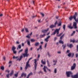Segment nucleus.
<instances>
[{
  "mask_svg": "<svg viewBox=\"0 0 78 78\" xmlns=\"http://www.w3.org/2000/svg\"><path fill=\"white\" fill-rule=\"evenodd\" d=\"M62 47L63 48V50H64V49H65V48H66V44H65V45L63 44L62 45Z\"/></svg>",
  "mask_w": 78,
  "mask_h": 78,
  "instance_id": "23",
  "label": "nucleus"
},
{
  "mask_svg": "<svg viewBox=\"0 0 78 78\" xmlns=\"http://www.w3.org/2000/svg\"><path fill=\"white\" fill-rule=\"evenodd\" d=\"M15 49H16V47H15L14 46H13L12 47V50L13 51H14V50H15Z\"/></svg>",
  "mask_w": 78,
  "mask_h": 78,
  "instance_id": "26",
  "label": "nucleus"
},
{
  "mask_svg": "<svg viewBox=\"0 0 78 78\" xmlns=\"http://www.w3.org/2000/svg\"><path fill=\"white\" fill-rule=\"evenodd\" d=\"M22 51H23V49H22L20 50L18 52V53H19H19H21V52H22Z\"/></svg>",
  "mask_w": 78,
  "mask_h": 78,
  "instance_id": "30",
  "label": "nucleus"
},
{
  "mask_svg": "<svg viewBox=\"0 0 78 78\" xmlns=\"http://www.w3.org/2000/svg\"><path fill=\"white\" fill-rule=\"evenodd\" d=\"M39 60V58H37V59H34V67L35 69V70H36V68H37V61H38Z\"/></svg>",
  "mask_w": 78,
  "mask_h": 78,
  "instance_id": "5",
  "label": "nucleus"
},
{
  "mask_svg": "<svg viewBox=\"0 0 78 78\" xmlns=\"http://www.w3.org/2000/svg\"><path fill=\"white\" fill-rule=\"evenodd\" d=\"M47 62L48 65V67H50V64H49V62L48 61V60H47Z\"/></svg>",
  "mask_w": 78,
  "mask_h": 78,
  "instance_id": "27",
  "label": "nucleus"
},
{
  "mask_svg": "<svg viewBox=\"0 0 78 78\" xmlns=\"http://www.w3.org/2000/svg\"><path fill=\"white\" fill-rule=\"evenodd\" d=\"M33 75V73H32V72H30V73H29L28 75V76L29 77V76H31V75Z\"/></svg>",
  "mask_w": 78,
  "mask_h": 78,
  "instance_id": "25",
  "label": "nucleus"
},
{
  "mask_svg": "<svg viewBox=\"0 0 78 78\" xmlns=\"http://www.w3.org/2000/svg\"><path fill=\"white\" fill-rule=\"evenodd\" d=\"M57 53H59V54H61V52L60 51H58Z\"/></svg>",
  "mask_w": 78,
  "mask_h": 78,
  "instance_id": "60",
  "label": "nucleus"
},
{
  "mask_svg": "<svg viewBox=\"0 0 78 78\" xmlns=\"http://www.w3.org/2000/svg\"><path fill=\"white\" fill-rule=\"evenodd\" d=\"M27 75V74L25 73H23L21 75V77H23V76H24V77H26Z\"/></svg>",
  "mask_w": 78,
  "mask_h": 78,
  "instance_id": "15",
  "label": "nucleus"
},
{
  "mask_svg": "<svg viewBox=\"0 0 78 78\" xmlns=\"http://www.w3.org/2000/svg\"><path fill=\"white\" fill-rule=\"evenodd\" d=\"M65 35V34H63L62 35L60 38V39L61 40H62L63 38H64V35Z\"/></svg>",
  "mask_w": 78,
  "mask_h": 78,
  "instance_id": "18",
  "label": "nucleus"
},
{
  "mask_svg": "<svg viewBox=\"0 0 78 78\" xmlns=\"http://www.w3.org/2000/svg\"><path fill=\"white\" fill-rule=\"evenodd\" d=\"M11 63H12V61H10L9 62V64H11Z\"/></svg>",
  "mask_w": 78,
  "mask_h": 78,
  "instance_id": "64",
  "label": "nucleus"
},
{
  "mask_svg": "<svg viewBox=\"0 0 78 78\" xmlns=\"http://www.w3.org/2000/svg\"><path fill=\"white\" fill-rule=\"evenodd\" d=\"M22 58H23V56H22V55H21L20 56V58L21 59H22Z\"/></svg>",
  "mask_w": 78,
  "mask_h": 78,
  "instance_id": "50",
  "label": "nucleus"
},
{
  "mask_svg": "<svg viewBox=\"0 0 78 78\" xmlns=\"http://www.w3.org/2000/svg\"><path fill=\"white\" fill-rule=\"evenodd\" d=\"M26 41L27 42V44L28 45H29V46H30V40H27Z\"/></svg>",
  "mask_w": 78,
  "mask_h": 78,
  "instance_id": "16",
  "label": "nucleus"
},
{
  "mask_svg": "<svg viewBox=\"0 0 78 78\" xmlns=\"http://www.w3.org/2000/svg\"><path fill=\"white\" fill-rule=\"evenodd\" d=\"M21 59H22V58H18V59H17V60H19V61H21Z\"/></svg>",
  "mask_w": 78,
  "mask_h": 78,
  "instance_id": "49",
  "label": "nucleus"
},
{
  "mask_svg": "<svg viewBox=\"0 0 78 78\" xmlns=\"http://www.w3.org/2000/svg\"><path fill=\"white\" fill-rule=\"evenodd\" d=\"M22 47H23L24 46V43H23L22 44Z\"/></svg>",
  "mask_w": 78,
  "mask_h": 78,
  "instance_id": "58",
  "label": "nucleus"
},
{
  "mask_svg": "<svg viewBox=\"0 0 78 78\" xmlns=\"http://www.w3.org/2000/svg\"><path fill=\"white\" fill-rule=\"evenodd\" d=\"M18 74H19V73H17L16 74H15V76L16 77H17L18 76Z\"/></svg>",
  "mask_w": 78,
  "mask_h": 78,
  "instance_id": "33",
  "label": "nucleus"
},
{
  "mask_svg": "<svg viewBox=\"0 0 78 78\" xmlns=\"http://www.w3.org/2000/svg\"><path fill=\"white\" fill-rule=\"evenodd\" d=\"M78 42V40H75V42H76V43H77V42Z\"/></svg>",
  "mask_w": 78,
  "mask_h": 78,
  "instance_id": "62",
  "label": "nucleus"
},
{
  "mask_svg": "<svg viewBox=\"0 0 78 78\" xmlns=\"http://www.w3.org/2000/svg\"><path fill=\"white\" fill-rule=\"evenodd\" d=\"M39 48H40V49H41V50L42 49V45H40Z\"/></svg>",
  "mask_w": 78,
  "mask_h": 78,
  "instance_id": "42",
  "label": "nucleus"
},
{
  "mask_svg": "<svg viewBox=\"0 0 78 78\" xmlns=\"http://www.w3.org/2000/svg\"><path fill=\"white\" fill-rule=\"evenodd\" d=\"M53 62H55V63H56L57 62V60H56V61H55V60H53Z\"/></svg>",
  "mask_w": 78,
  "mask_h": 78,
  "instance_id": "46",
  "label": "nucleus"
},
{
  "mask_svg": "<svg viewBox=\"0 0 78 78\" xmlns=\"http://www.w3.org/2000/svg\"><path fill=\"white\" fill-rule=\"evenodd\" d=\"M59 44H64V41H63L61 40H60L59 41Z\"/></svg>",
  "mask_w": 78,
  "mask_h": 78,
  "instance_id": "21",
  "label": "nucleus"
},
{
  "mask_svg": "<svg viewBox=\"0 0 78 78\" xmlns=\"http://www.w3.org/2000/svg\"><path fill=\"white\" fill-rule=\"evenodd\" d=\"M47 43H46L45 44V47H44V48H46V47H47Z\"/></svg>",
  "mask_w": 78,
  "mask_h": 78,
  "instance_id": "55",
  "label": "nucleus"
},
{
  "mask_svg": "<svg viewBox=\"0 0 78 78\" xmlns=\"http://www.w3.org/2000/svg\"><path fill=\"white\" fill-rule=\"evenodd\" d=\"M13 52L14 54H16L17 53V51H13Z\"/></svg>",
  "mask_w": 78,
  "mask_h": 78,
  "instance_id": "40",
  "label": "nucleus"
},
{
  "mask_svg": "<svg viewBox=\"0 0 78 78\" xmlns=\"http://www.w3.org/2000/svg\"><path fill=\"white\" fill-rule=\"evenodd\" d=\"M40 58V55H38L37 57V58Z\"/></svg>",
  "mask_w": 78,
  "mask_h": 78,
  "instance_id": "59",
  "label": "nucleus"
},
{
  "mask_svg": "<svg viewBox=\"0 0 78 78\" xmlns=\"http://www.w3.org/2000/svg\"><path fill=\"white\" fill-rule=\"evenodd\" d=\"M12 74V73H10V74H9V75H10V76H12V74Z\"/></svg>",
  "mask_w": 78,
  "mask_h": 78,
  "instance_id": "53",
  "label": "nucleus"
},
{
  "mask_svg": "<svg viewBox=\"0 0 78 78\" xmlns=\"http://www.w3.org/2000/svg\"><path fill=\"white\" fill-rule=\"evenodd\" d=\"M55 73H57V69L56 68L54 70Z\"/></svg>",
  "mask_w": 78,
  "mask_h": 78,
  "instance_id": "34",
  "label": "nucleus"
},
{
  "mask_svg": "<svg viewBox=\"0 0 78 78\" xmlns=\"http://www.w3.org/2000/svg\"><path fill=\"white\" fill-rule=\"evenodd\" d=\"M71 77L72 78H77L78 77V75L76 74L74 75H72Z\"/></svg>",
  "mask_w": 78,
  "mask_h": 78,
  "instance_id": "13",
  "label": "nucleus"
},
{
  "mask_svg": "<svg viewBox=\"0 0 78 78\" xmlns=\"http://www.w3.org/2000/svg\"><path fill=\"white\" fill-rule=\"evenodd\" d=\"M51 37V36H48L46 37V38L44 39V41L47 42H48V41H49V39H50V38Z\"/></svg>",
  "mask_w": 78,
  "mask_h": 78,
  "instance_id": "10",
  "label": "nucleus"
},
{
  "mask_svg": "<svg viewBox=\"0 0 78 78\" xmlns=\"http://www.w3.org/2000/svg\"><path fill=\"white\" fill-rule=\"evenodd\" d=\"M3 16V14H1L0 15V17H2Z\"/></svg>",
  "mask_w": 78,
  "mask_h": 78,
  "instance_id": "61",
  "label": "nucleus"
},
{
  "mask_svg": "<svg viewBox=\"0 0 78 78\" xmlns=\"http://www.w3.org/2000/svg\"><path fill=\"white\" fill-rule=\"evenodd\" d=\"M62 34H63V33L62 32L59 35H58V34H56V36H57V37H60V36H61V35Z\"/></svg>",
  "mask_w": 78,
  "mask_h": 78,
  "instance_id": "19",
  "label": "nucleus"
},
{
  "mask_svg": "<svg viewBox=\"0 0 78 78\" xmlns=\"http://www.w3.org/2000/svg\"><path fill=\"white\" fill-rule=\"evenodd\" d=\"M41 44H44V42H42H42H41Z\"/></svg>",
  "mask_w": 78,
  "mask_h": 78,
  "instance_id": "63",
  "label": "nucleus"
},
{
  "mask_svg": "<svg viewBox=\"0 0 78 78\" xmlns=\"http://www.w3.org/2000/svg\"><path fill=\"white\" fill-rule=\"evenodd\" d=\"M11 73H12L13 74V73H14V70H12L11 72Z\"/></svg>",
  "mask_w": 78,
  "mask_h": 78,
  "instance_id": "51",
  "label": "nucleus"
},
{
  "mask_svg": "<svg viewBox=\"0 0 78 78\" xmlns=\"http://www.w3.org/2000/svg\"><path fill=\"white\" fill-rule=\"evenodd\" d=\"M76 67V63H74L73 65L71 67V70H74Z\"/></svg>",
  "mask_w": 78,
  "mask_h": 78,
  "instance_id": "9",
  "label": "nucleus"
},
{
  "mask_svg": "<svg viewBox=\"0 0 78 78\" xmlns=\"http://www.w3.org/2000/svg\"><path fill=\"white\" fill-rule=\"evenodd\" d=\"M35 40L34 39H31V42H34V41H35Z\"/></svg>",
  "mask_w": 78,
  "mask_h": 78,
  "instance_id": "36",
  "label": "nucleus"
},
{
  "mask_svg": "<svg viewBox=\"0 0 78 78\" xmlns=\"http://www.w3.org/2000/svg\"><path fill=\"white\" fill-rule=\"evenodd\" d=\"M25 30L27 33H28L29 32L28 29L27 28H25Z\"/></svg>",
  "mask_w": 78,
  "mask_h": 78,
  "instance_id": "29",
  "label": "nucleus"
},
{
  "mask_svg": "<svg viewBox=\"0 0 78 78\" xmlns=\"http://www.w3.org/2000/svg\"><path fill=\"white\" fill-rule=\"evenodd\" d=\"M45 36H46L45 34H44L43 35H40V37L42 38V37H44Z\"/></svg>",
  "mask_w": 78,
  "mask_h": 78,
  "instance_id": "17",
  "label": "nucleus"
},
{
  "mask_svg": "<svg viewBox=\"0 0 78 78\" xmlns=\"http://www.w3.org/2000/svg\"><path fill=\"white\" fill-rule=\"evenodd\" d=\"M76 16H77V13H75L73 16H71L70 17H69V20H72L73 19H74L75 20L76 17Z\"/></svg>",
  "mask_w": 78,
  "mask_h": 78,
  "instance_id": "7",
  "label": "nucleus"
},
{
  "mask_svg": "<svg viewBox=\"0 0 78 78\" xmlns=\"http://www.w3.org/2000/svg\"><path fill=\"white\" fill-rule=\"evenodd\" d=\"M28 49L27 48L25 50V53L23 54V55L24 58H25V57H28V56H29V54H28Z\"/></svg>",
  "mask_w": 78,
  "mask_h": 78,
  "instance_id": "2",
  "label": "nucleus"
},
{
  "mask_svg": "<svg viewBox=\"0 0 78 78\" xmlns=\"http://www.w3.org/2000/svg\"><path fill=\"white\" fill-rule=\"evenodd\" d=\"M67 46H68V47H70V48L73 47V44H70L69 45V44H67Z\"/></svg>",
  "mask_w": 78,
  "mask_h": 78,
  "instance_id": "14",
  "label": "nucleus"
},
{
  "mask_svg": "<svg viewBox=\"0 0 78 78\" xmlns=\"http://www.w3.org/2000/svg\"><path fill=\"white\" fill-rule=\"evenodd\" d=\"M61 29V28H59V29H56L54 32L52 33V34H51V35H55L56 33H57L56 34H59V30Z\"/></svg>",
  "mask_w": 78,
  "mask_h": 78,
  "instance_id": "4",
  "label": "nucleus"
},
{
  "mask_svg": "<svg viewBox=\"0 0 78 78\" xmlns=\"http://www.w3.org/2000/svg\"><path fill=\"white\" fill-rule=\"evenodd\" d=\"M58 26H61V23L60 22L58 25Z\"/></svg>",
  "mask_w": 78,
  "mask_h": 78,
  "instance_id": "44",
  "label": "nucleus"
},
{
  "mask_svg": "<svg viewBox=\"0 0 78 78\" xmlns=\"http://www.w3.org/2000/svg\"><path fill=\"white\" fill-rule=\"evenodd\" d=\"M72 42L73 43H75V40H70V42Z\"/></svg>",
  "mask_w": 78,
  "mask_h": 78,
  "instance_id": "28",
  "label": "nucleus"
},
{
  "mask_svg": "<svg viewBox=\"0 0 78 78\" xmlns=\"http://www.w3.org/2000/svg\"><path fill=\"white\" fill-rule=\"evenodd\" d=\"M66 74L67 77H70V75H73V73L71 71H67L66 72Z\"/></svg>",
  "mask_w": 78,
  "mask_h": 78,
  "instance_id": "6",
  "label": "nucleus"
},
{
  "mask_svg": "<svg viewBox=\"0 0 78 78\" xmlns=\"http://www.w3.org/2000/svg\"><path fill=\"white\" fill-rule=\"evenodd\" d=\"M26 37H27V38H28V39H30V37L29 36V35H28L27 36H26Z\"/></svg>",
  "mask_w": 78,
  "mask_h": 78,
  "instance_id": "39",
  "label": "nucleus"
},
{
  "mask_svg": "<svg viewBox=\"0 0 78 78\" xmlns=\"http://www.w3.org/2000/svg\"><path fill=\"white\" fill-rule=\"evenodd\" d=\"M55 17H56V19H58V18H59V16H56Z\"/></svg>",
  "mask_w": 78,
  "mask_h": 78,
  "instance_id": "47",
  "label": "nucleus"
},
{
  "mask_svg": "<svg viewBox=\"0 0 78 78\" xmlns=\"http://www.w3.org/2000/svg\"><path fill=\"white\" fill-rule=\"evenodd\" d=\"M40 14L41 15H42L43 17H44V16L45 15L44 14L42 13H41Z\"/></svg>",
  "mask_w": 78,
  "mask_h": 78,
  "instance_id": "38",
  "label": "nucleus"
},
{
  "mask_svg": "<svg viewBox=\"0 0 78 78\" xmlns=\"http://www.w3.org/2000/svg\"><path fill=\"white\" fill-rule=\"evenodd\" d=\"M57 23H58V21H56L55 23L54 26H55V27H56V25H57Z\"/></svg>",
  "mask_w": 78,
  "mask_h": 78,
  "instance_id": "35",
  "label": "nucleus"
},
{
  "mask_svg": "<svg viewBox=\"0 0 78 78\" xmlns=\"http://www.w3.org/2000/svg\"><path fill=\"white\" fill-rule=\"evenodd\" d=\"M63 28L64 29V31L66 30V25H64L63 27Z\"/></svg>",
  "mask_w": 78,
  "mask_h": 78,
  "instance_id": "31",
  "label": "nucleus"
},
{
  "mask_svg": "<svg viewBox=\"0 0 78 78\" xmlns=\"http://www.w3.org/2000/svg\"><path fill=\"white\" fill-rule=\"evenodd\" d=\"M41 63H42V64H44V65H45L46 64L45 62L43 61V60H41Z\"/></svg>",
  "mask_w": 78,
  "mask_h": 78,
  "instance_id": "24",
  "label": "nucleus"
},
{
  "mask_svg": "<svg viewBox=\"0 0 78 78\" xmlns=\"http://www.w3.org/2000/svg\"><path fill=\"white\" fill-rule=\"evenodd\" d=\"M5 72H8V73H9V70H5Z\"/></svg>",
  "mask_w": 78,
  "mask_h": 78,
  "instance_id": "43",
  "label": "nucleus"
},
{
  "mask_svg": "<svg viewBox=\"0 0 78 78\" xmlns=\"http://www.w3.org/2000/svg\"><path fill=\"white\" fill-rule=\"evenodd\" d=\"M48 55L49 56V57H50V53H49V52H48Z\"/></svg>",
  "mask_w": 78,
  "mask_h": 78,
  "instance_id": "48",
  "label": "nucleus"
},
{
  "mask_svg": "<svg viewBox=\"0 0 78 78\" xmlns=\"http://www.w3.org/2000/svg\"><path fill=\"white\" fill-rule=\"evenodd\" d=\"M67 53H70V50H67L66 51Z\"/></svg>",
  "mask_w": 78,
  "mask_h": 78,
  "instance_id": "41",
  "label": "nucleus"
},
{
  "mask_svg": "<svg viewBox=\"0 0 78 78\" xmlns=\"http://www.w3.org/2000/svg\"><path fill=\"white\" fill-rule=\"evenodd\" d=\"M68 56H69V57H71V58H73V57L74 56V53H73L72 55V53H69L68 54Z\"/></svg>",
  "mask_w": 78,
  "mask_h": 78,
  "instance_id": "11",
  "label": "nucleus"
},
{
  "mask_svg": "<svg viewBox=\"0 0 78 78\" xmlns=\"http://www.w3.org/2000/svg\"><path fill=\"white\" fill-rule=\"evenodd\" d=\"M35 45L36 47H37V46H38V45H39V43L38 42L35 43Z\"/></svg>",
  "mask_w": 78,
  "mask_h": 78,
  "instance_id": "20",
  "label": "nucleus"
},
{
  "mask_svg": "<svg viewBox=\"0 0 78 78\" xmlns=\"http://www.w3.org/2000/svg\"><path fill=\"white\" fill-rule=\"evenodd\" d=\"M16 43L17 44H20V42L19 41H17Z\"/></svg>",
  "mask_w": 78,
  "mask_h": 78,
  "instance_id": "52",
  "label": "nucleus"
},
{
  "mask_svg": "<svg viewBox=\"0 0 78 78\" xmlns=\"http://www.w3.org/2000/svg\"><path fill=\"white\" fill-rule=\"evenodd\" d=\"M46 69H47L48 71H49L50 72H51V70H50V69H49L47 66H44V68H43V70L45 73H47V72Z\"/></svg>",
  "mask_w": 78,
  "mask_h": 78,
  "instance_id": "8",
  "label": "nucleus"
},
{
  "mask_svg": "<svg viewBox=\"0 0 78 78\" xmlns=\"http://www.w3.org/2000/svg\"><path fill=\"white\" fill-rule=\"evenodd\" d=\"M56 39H57V37H55L54 38V41H56Z\"/></svg>",
  "mask_w": 78,
  "mask_h": 78,
  "instance_id": "54",
  "label": "nucleus"
},
{
  "mask_svg": "<svg viewBox=\"0 0 78 78\" xmlns=\"http://www.w3.org/2000/svg\"><path fill=\"white\" fill-rule=\"evenodd\" d=\"M1 69L2 70H4V69H5V68L3 66H2L1 68Z\"/></svg>",
  "mask_w": 78,
  "mask_h": 78,
  "instance_id": "32",
  "label": "nucleus"
},
{
  "mask_svg": "<svg viewBox=\"0 0 78 78\" xmlns=\"http://www.w3.org/2000/svg\"><path fill=\"white\" fill-rule=\"evenodd\" d=\"M21 45L20 44L18 45L19 48L20 49V48H21Z\"/></svg>",
  "mask_w": 78,
  "mask_h": 78,
  "instance_id": "37",
  "label": "nucleus"
},
{
  "mask_svg": "<svg viewBox=\"0 0 78 78\" xmlns=\"http://www.w3.org/2000/svg\"><path fill=\"white\" fill-rule=\"evenodd\" d=\"M33 59L32 57L30 58L28 60V62H27L26 63V65L25 67V69L27 70V69H28V67H30L31 66H30V64H29V62H30V60H31V59Z\"/></svg>",
  "mask_w": 78,
  "mask_h": 78,
  "instance_id": "3",
  "label": "nucleus"
},
{
  "mask_svg": "<svg viewBox=\"0 0 78 78\" xmlns=\"http://www.w3.org/2000/svg\"><path fill=\"white\" fill-rule=\"evenodd\" d=\"M3 59H4V60H5L6 58H5V56H4L3 58Z\"/></svg>",
  "mask_w": 78,
  "mask_h": 78,
  "instance_id": "57",
  "label": "nucleus"
},
{
  "mask_svg": "<svg viewBox=\"0 0 78 78\" xmlns=\"http://www.w3.org/2000/svg\"><path fill=\"white\" fill-rule=\"evenodd\" d=\"M49 30V28H48L47 29L42 30V31L43 33H45L46 32H47V31H48Z\"/></svg>",
  "mask_w": 78,
  "mask_h": 78,
  "instance_id": "12",
  "label": "nucleus"
},
{
  "mask_svg": "<svg viewBox=\"0 0 78 78\" xmlns=\"http://www.w3.org/2000/svg\"><path fill=\"white\" fill-rule=\"evenodd\" d=\"M68 28L69 29H73L74 28V29H77L78 27H77V23L76 22H74L73 24V27H72V23H70L68 25Z\"/></svg>",
  "mask_w": 78,
  "mask_h": 78,
  "instance_id": "1",
  "label": "nucleus"
},
{
  "mask_svg": "<svg viewBox=\"0 0 78 78\" xmlns=\"http://www.w3.org/2000/svg\"><path fill=\"white\" fill-rule=\"evenodd\" d=\"M9 74L6 75V76L7 78H9Z\"/></svg>",
  "mask_w": 78,
  "mask_h": 78,
  "instance_id": "45",
  "label": "nucleus"
},
{
  "mask_svg": "<svg viewBox=\"0 0 78 78\" xmlns=\"http://www.w3.org/2000/svg\"><path fill=\"white\" fill-rule=\"evenodd\" d=\"M55 27V26L53 24H52L50 26V28H54Z\"/></svg>",
  "mask_w": 78,
  "mask_h": 78,
  "instance_id": "22",
  "label": "nucleus"
},
{
  "mask_svg": "<svg viewBox=\"0 0 78 78\" xmlns=\"http://www.w3.org/2000/svg\"><path fill=\"white\" fill-rule=\"evenodd\" d=\"M32 34H33V33L31 32V33H30L29 34V36H31V35H32Z\"/></svg>",
  "mask_w": 78,
  "mask_h": 78,
  "instance_id": "56",
  "label": "nucleus"
}]
</instances>
